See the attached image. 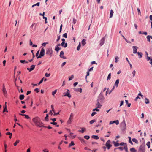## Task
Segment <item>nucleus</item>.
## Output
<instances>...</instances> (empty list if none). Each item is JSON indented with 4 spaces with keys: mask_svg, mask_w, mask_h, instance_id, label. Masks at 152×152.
Segmentation results:
<instances>
[{
    "mask_svg": "<svg viewBox=\"0 0 152 152\" xmlns=\"http://www.w3.org/2000/svg\"><path fill=\"white\" fill-rule=\"evenodd\" d=\"M123 148H124V150H125V151H128V150H127V145H126V144H125L124 145Z\"/></svg>",
    "mask_w": 152,
    "mask_h": 152,
    "instance_id": "f704fd0d",
    "label": "nucleus"
},
{
    "mask_svg": "<svg viewBox=\"0 0 152 152\" xmlns=\"http://www.w3.org/2000/svg\"><path fill=\"white\" fill-rule=\"evenodd\" d=\"M113 123H115L116 125H118L119 123V121L118 120L113 121Z\"/></svg>",
    "mask_w": 152,
    "mask_h": 152,
    "instance_id": "ea45409f",
    "label": "nucleus"
},
{
    "mask_svg": "<svg viewBox=\"0 0 152 152\" xmlns=\"http://www.w3.org/2000/svg\"><path fill=\"white\" fill-rule=\"evenodd\" d=\"M61 48H60L58 46H56L55 50L56 51L58 52L59 50H61Z\"/></svg>",
    "mask_w": 152,
    "mask_h": 152,
    "instance_id": "aec40b11",
    "label": "nucleus"
},
{
    "mask_svg": "<svg viewBox=\"0 0 152 152\" xmlns=\"http://www.w3.org/2000/svg\"><path fill=\"white\" fill-rule=\"evenodd\" d=\"M76 21H77L76 20V19H75V18H74L73 19V22H72V23H73V24H75L76 23Z\"/></svg>",
    "mask_w": 152,
    "mask_h": 152,
    "instance_id": "de8ad7c7",
    "label": "nucleus"
},
{
    "mask_svg": "<svg viewBox=\"0 0 152 152\" xmlns=\"http://www.w3.org/2000/svg\"><path fill=\"white\" fill-rule=\"evenodd\" d=\"M114 13L113 11V10H111L110 11V18H111L113 17Z\"/></svg>",
    "mask_w": 152,
    "mask_h": 152,
    "instance_id": "412c9836",
    "label": "nucleus"
},
{
    "mask_svg": "<svg viewBox=\"0 0 152 152\" xmlns=\"http://www.w3.org/2000/svg\"><path fill=\"white\" fill-rule=\"evenodd\" d=\"M78 138L80 140V141H81V142L82 143H85V140H84V139H83V138H81L80 137H78Z\"/></svg>",
    "mask_w": 152,
    "mask_h": 152,
    "instance_id": "5701e85b",
    "label": "nucleus"
},
{
    "mask_svg": "<svg viewBox=\"0 0 152 152\" xmlns=\"http://www.w3.org/2000/svg\"><path fill=\"white\" fill-rule=\"evenodd\" d=\"M44 79V78H43L40 81V82L38 83V85H40V84H41L43 81Z\"/></svg>",
    "mask_w": 152,
    "mask_h": 152,
    "instance_id": "09e8293b",
    "label": "nucleus"
},
{
    "mask_svg": "<svg viewBox=\"0 0 152 152\" xmlns=\"http://www.w3.org/2000/svg\"><path fill=\"white\" fill-rule=\"evenodd\" d=\"M24 95H20L19 96V99L21 100H23L24 98Z\"/></svg>",
    "mask_w": 152,
    "mask_h": 152,
    "instance_id": "b1692460",
    "label": "nucleus"
},
{
    "mask_svg": "<svg viewBox=\"0 0 152 152\" xmlns=\"http://www.w3.org/2000/svg\"><path fill=\"white\" fill-rule=\"evenodd\" d=\"M39 4H40V3L39 2H37L36 4L33 5L32 6V7H34L35 6H39Z\"/></svg>",
    "mask_w": 152,
    "mask_h": 152,
    "instance_id": "c9c22d12",
    "label": "nucleus"
},
{
    "mask_svg": "<svg viewBox=\"0 0 152 152\" xmlns=\"http://www.w3.org/2000/svg\"><path fill=\"white\" fill-rule=\"evenodd\" d=\"M137 10L138 11V14L140 15H141V12L140 11V10L139 8L137 9Z\"/></svg>",
    "mask_w": 152,
    "mask_h": 152,
    "instance_id": "4d7b16f0",
    "label": "nucleus"
},
{
    "mask_svg": "<svg viewBox=\"0 0 152 152\" xmlns=\"http://www.w3.org/2000/svg\"><path fill=\"white\" fill-rule=\"evenodd\" d=\"M45 54V50L43 48H42L41 50L39 56L37 57V58H39L42 57L44 56Z\"/></svg>",
    "mask_w": 152,
    "mask_h": 152,
    "instance_id": "f03ea898",
    "label": "nucleus"
},
{
    "mask_svg": "<svg viewBox=\"0 0 152 152\" xmlns=\"http://www.w3.org/2000/svg\"><path fill=\"white\" fill-rule=\"evenodd\" d=\"M93 111H99V110L97 108H95L93 109Z\"/></svg>",
    "mask_w": 152,
    "mask_h": 152,
    "instance_id": "338daca9",
    "label": "nucleus"
},
{
    "mask_svg": "<svg viewBox=\"0 0 152 152\" xmlns=\"http://www.w3.org/2000/svg\"><path fill=\"white\" fill-rule=\"evenodd\" d=\"M70 91L69 90L67 89V92L66 93H65L64 96H67L69 98H70L71 97V96L70 94Z\"/></svg>",
    "mask_w": 152,
    "mask_h": 152,
    "instance_id": "6e6552de",
    "label": "nucleus"
},
{
    "mask_svg": "<svg viewBox=\"0 0 152 152\" xmlns=\"http://www.w3.org/2000/svg\"><path fill=\"white\" fill-rule=\"evenodd\" d=\"M110 140H107L105 144V145L108 149H109L112 146V145L110 144Z\"/></svg>",
    "mask_w": 152,
    "mask_h": 152,
    "instance_id": "7ed1b4c3",
    "label": "nucleus"
},
{
    "mask_svg": "<svg viewBox=\"0 0 152 152\" xmlns=\"http://www.w3.org/2000/svg\"><path fill=\"white\" fill-rule=\"evenodd\" d=\"M132 73L133 75V77H134L135 76V73H136L135 71V70H134V71H132Z\"/></svg>",
    "mask_w": 152,
    "mask_h": 152,
    "instance_id": "6e6d98bb",
    "label": "nucleus"
},
{
    "mask_svg": "<svg viewBox=\"0 0 152 152\" xmlns=\"http://www.w3.org/2000/svg\"><path fill=\"white\" fill-rule=\"evenodd\" d=\"M126 144L124 143L123 142H121L120 144L119 145H121V146H124V145H125Z\"/></svg>",
    "mask_w": 152,
    "mask_h": 152,
    "instance_id": "0e129e2a",
    "label": "nucleus"
},
{
    "mask_svg": "<svg viewBox=\"0 0 152 152\" xmlns=\"http://www.w3.org/2000/svg\"><path fill=\"white\" fill-rule=\"evenodd\" d=\"M130 151L131 152H136V150L134 148H132L130 149Z\"/></svg>",
    "mask_w": 152,
    "mask_h": 152,
    "instance_id": "473e14b6",
    "label": "nucleus"
},
{
    "mask_svg": "<svg viewBox=\"0 0 152 152\" xmlns=\"http://www.w3.org/2000/svg\"><path fill=\"white\" fill-rule=\"evenodd\" d=\"M138 48V47L136 46H133L132 47L133 53L134 54H136L137 53V48Z\"/></svg>",
    "mask_w": 152,
    "mask_h": 152,
    "instance_id": "1a4fd4ad",
    "label": "nucleus"
},
{
    "mask_svg": "<svg viewBox=\"0 0 152 152\" xmlns=\"http://www.w3.org/2000/svg\"><path fill=\"white\" fill-rule=\"evenodd\" d=\"M20 142V140H17L14 143V145L15 146H16L17 145L18 143H19Z\"/></svg>",
    "mask_w": 152,
    "mask_h": 152,
    "instance_id": "c756f323",
    "label": "nucleus"
},
{
    "mask_svg": "<svg viewBox=\"0 0 152 152\" xmlns=\"http://www.w3.org/2000/svg\"><path fill=\"white\" fill-rule=\"evenodd\" d=\"M34 91L37 93H38L39 91V90L38 88H36L34 89Z\"/></svg>",
    "mask_w": 152,
    "mask_h": 152,
    "instance_id": "69168bd1",
    "label": "nucleus"
},
{
    "mask_svg": "<svg viewBox=\"0 0 152 152\" xmlns=\"http://www.w3.org/2000/svg\"><path fill=\"white\" fill-rule=\"evenodd\" d=\"M84 138L87 140H88L90 138L89 136L87 135H86L84 136Z\"/></svg>",
    "mask_w": 152,
    "mask_h": 152,
    "instance_id": "37998d69",
    "label": "nucleus"
},
{
    "mask_svg": "<svg viewBox=\"0 0 152 152\" xmlns=\"http://www.w3.org/2000/svg\"><path fill=\"white\" fill-rule=\"evenodd\" d=\"M64 52L62 51H61L60 53V57L64 59H66V57L64 56Z\"/></svg>",
    "mask_w": 152,
    "mask_h": 152,
    "instance_id": "9d476101",
    "label": "nucleus"
},
{
    "mask_svg": "<svg viewBox=\"0 0 152 152\" xmlns=\"http://www.w3.org/2000/svg\"><path fill=\"white\" fill-rule=\"evenodd\" d=\"M4 149H5V152H7V150H6V148H7V145L6 143H4Z\"/></svg>",
    "mask_w": 152,
    "mask_h": 152,
    "instance_id": "a18cd8bd",
    "label": "nucleus"
},
{
    "mask_svg": "<svg viewBox=\"0 0 152 152\" xmlns=\"http://www.w3.org/2000/svg\"><path fill=\"white\" fill-rule=\"evenodd\" d=\"M40 120V118L38 117H36L33 118L32 119L33 121L35 123V124H37L38 121Z\"/></svg>",
    "mask_w": 152,
    "mask_h": 152,
    "instance_id": "20e7f679",
    "label": "nucleus"
},
{
    "mask_svg": "<svg viewBox=\"0 0 152 152\" xmlns=\"http://www.w3.org/2000/svg\"><path fill=\"white\" fill-rule=\"evenodd\" d=\"M111 73H110L108 75V76L107 78V80H110L111 78Z\"/></svg>",
    "mask_w": 152,
    "mask_h": 152,
    "instance_id": "e433bc0d",
    "label": "nucleus"
},
{
    "mask_svg": "<svg viewBox=\"0 0 152 152\" xmlns=\"http://www.w3.org/2000/svg\"><path fill=\"white\" fill-rule=\"evenodd\" d=\"M53 51L52 48H47L46 50V54L51 57L52 56Z\"/></svg>",
    "mask_w": 152,
    "mask_h": 152,
    "instance_id": "f257e3e1",
    "label": "nucleus"
},
{
    "mask_svg": "<svg viewBox=\"0 0 152 152\" xmlns=\"http://www.w3.org/2000/svg\"><path fill=\"white\" fill-rule=\"evenodd\" d=\"M119 79H117L115 83L114 86H116V87L118 86V84L119 83Z\"/></svg>",
    "mask_w": 152,
    "mask_h": 152,
    "instance_id": "2eb2a0df",
    "label": "nucleus"
},
{
    "mask_svg": "<svg viewBox=\"0 0 152 152\" xmlns=\"http://www.w3.org/2000/svg\"><path fill=\"white\" fill-rule=\"evenodd\" d=\"M150 142L149 141L148 142L146 143V145L148 146V148H149L150 147Z\"/></svg>",
    "mask_w": 152,
    "mask_h": 152,
    "instance_id": "8fccbe9b",
    "label": "nucleus"
},
{
    "mask_svg": "<svg viewBox=\"0 0 152 152\" xmlns=\"http://www.w3.org/2000/svg\"><path fill=\"white\" fill-rule=\"evenodd\" d=\"M137 54L139 56V58H141L142 57V53L141 52H137Z\"/></svg>",
    "mask_w": 152,
    "mask_h": 152,
    "instance_id": "393cba45",
    "label": "nucleus"
},
{
    "mask_svg": "<svg viewBox=\"0 0 152 152\" xmlns=\"http://www.w3.org/2000/svg\"><path fill=\"white\" fill-rule=\"evenodd\" d=\"M145 102L147 104H149V99L147 98H145Z\"/></svg>",
    "mask_w": 152,
    "mask_h": 152,
    "instance_id": "c85d7f7f",
    "label": "nucleus"
},
{
    "mask_svg": "<svg viewBox=\"0 0 152 152\" xmlns=\"http://www.w3.org/2000/svg\"><path fill=\"white\" fill-rule=\"evenodd\" d=\"M2 91L4 96L6 97L7 95V91L6 88H2Z\"/></svg>",
    "mask_w": 152,
    "mask_h": 152,
    "instance_id": "9b49d317",
    "label": "nucleus"
},
{
    "mask_svg": "<svg viewBox=\"0 0 152 152\" xmlns=\"http://www.w3.org/2000/svg\"><path fill=\"white\" fill-rule=\"evenodd\" d=\"M91 137L92 138L96 140H98L99 139V137L97 135H92Z\"/></svg>",
    "mask_w": 152,
    "mask_h": 152,
    "instance_id": "6ab92c4d",
    "label": "nucleus"
},
{
    "mask_svg": "<svg viewBox=\"0 0 152 152\" xmlns=\"http://www.w3.org/2000/svg\"><path fill=\"white\" fill-rule=\"evenodd\" d=\"M147 39V40L149 42H150V37H149V35L147 36L146 37Z\"/></svg>",
    "mask_w": 152,
    "mask_h": 152,
    "instance_id": "052dcab7",
    "label": "nucleus"
},
{
    "mask_svg": "<svg viewBox=\"0 0 152 152\" xmlns=\"http://www.w3.org/2000/svg\"><path fill=\"white\" fill-rule=\"evenodd\" d=\"M31 91H27V92L26 95H29V94H30L31 93Z\"/></svg>",
    "mask_w": 152,
    "mask_h": 152,
    "instance_id": "774afa93",
    "label": "nucleus"
},
{
    "mask_svg": "<svg viewBox=\"0 0 152 152\" xmlns=\"http://www.w3.org/2000/svg\"><path fill=\"white\" fill-rule=\"evenodd\" d=\"M45 76L46 77H49L50 75V73L48 74L47 73H46L45 74Z\"/></svg>",
    "mask_w": 152,
    "mask_h": 152,
    "instance_id": "c03bdc74",
    "label": "nucleus"
},
{
    "mask_svg": "<svg viewBox=\"0 0 152 152\" xmlns=\"http://www.w3.org/2000/svg\"><path fill=\"white\" fill-rule=\"evenodd\" d=\"M19 115L21 116H25V118L27 119H29V118H30V117L27 115H25V114H21L20 113Z\"/></svg>",
    "mask_w": 152,
    "mask_h": 152,
    "instance_id": "dca6fc26",
    "label": "nucleus"
},
{
    "mask_svg": "<svg viewBox=\"0 0 152 152\" xmlns=\"http://www.w3.org/2000/svg\"><path fill=\"white\" fill-rule=\"evenodd\" d=\"M8 112V111L7 110V108H6V107H4V110H3V112Z\"/></svg>",
    "mask_w": 152,
    "mask_h": 152,
    "instance_id": "864d4df0",
    "label": "nucleus"
},
{
    "mask_svg": "<svg viewBox=\"0 0 152 152\" xmlns=\"http://www.w3.org/2000/svg\"><path fill=\"white\" fill-rule=\"evenodd\" d=\"M69 81L71 80L74 78L73 75H72L70 77H69Z\"/></svg>",
    "mask_w": 152,
    "mask_h": 152,
    "instance_id": "3c124183",
    "label": "nucleus"
},
{
    "mask_svg": "<svg viewBox=\"0 0 152 152\" xmlns=\"http://www.w3.org/2000/svg\"><path fill=\"white\" fill-rule=\"evenodd\" d=\"M63 37L65 38H66L67 37V34L66 33H64L63 34Z\"/></svg>",
    "mask_w": 152,
    "mask_h": 152,
    "instance_id": "13d9d810",
    "label": "nucleus"
},
{
    "mask_svg": "<svg viewBox=\"0 0 152 152\" xmlns=\"http://www.w3.org/2000/svg\"><path fill=\"white\" fill-rule=\"evenodd\" d=\"M119 58L118 56H116V57L115 58V62L117 63V62H118V61H119Z\"/></svg>",
    "mask_w": 152,
    "mask_h": 152,
    "instance_id": "72a5a7b5",
    "label": "nucleus"
},
{
    "mask_svg": "<svg viewBox=\"0 0 152 152\" xmlns=\"http://www.w3.org/2000/svg\"><path fill=\"white\" fill-rule=\"evenodd\" d=\"M20 62L22 63H28V61H25V60H20Z\"/></svg>",
    "mask_w": 152,
    "mask_h": 152,
    "instance_id": "58836bf2",
    "label": "nucleus"
},
{
    "mask_svg": "<svg viewBox=\"0 0 152 152\" xmlns=\"http://www.w3.org/2000/svg\"><path fill=\"white\" fill-rule=\"evenodd\" d=\"M86 39H83L82 41V45L84 46L86 44Z\"/></svg>",
    "mask_w": 152,
    "mask_h": 152,
    "instance_id": "4be33fe9",
    "label": "nucleus"
},
{
    "mask_svg": "<svg viewBox=\"0 0 152 152\" xmlns=\"http://www.w3.org/2000/svg\"><path fill=\"white\" fill-rule=\"evenodd\" d=\"M72 119L73 118L69 117V119L68 120V121L67 122V124H70L72 122Z\"/></svg>",
    "mask_w": 152,
    "mask_h": 152,
    "instance_id": "a211bd4d",
    "label": "nucleus"
},
{
    "mask_svg": "<svg viewBox=\"0 0 152 152\" xmlns=\"http://www.w3.org/2000/svg\"><path fill=\"white\" fill-rule=\"evenodd\" d=\"M81 130H79L80 132H81L82 133H84V132L86 130V129L85 128H81Z\"/></svg>",
    "mask_w": 152,
    "mask_h": 152,
    "instance_id": "2f4dec72",
    "label": "nucleus"
},
{
    "mask_svg": "<svg viewBox=\"0 0 152 152\" xmlns=\"http://www.w3.org/2000/svg\"><path fill=\"white\" fill-rule=\"evenodd\" d=\"M96 114V112H94L92 113V114H91V115L92 116H93Z\"/></svg>",
    "mask_w": 152,
    "mask_h": 152,
    "instance_id": "bf43d9fd",
    "label": "nucleus"
},
{
    "mask_svg": "<svg viewBox=\"0 0 152 152\" xmlns=\"http://www.w3.org/2000/svg\"><path fill=\"white\" fill-rule=\"evenodd\" d=\"M35 65H32L31 66V68H27V69L29 70V72H30L31 71L33 70L35 67Z\"/></svg>",
    "mask_w": 152,
    "mask_h": 152,
    "instance_id": "f8f14e48",
    "label": "nucleus"
},
{
    "mask_svg": "<svg viewBox=\"0 0 152 152\" xmlns=\"http://www.w3.org/2000/svg\"><path fill=\"white\" fill-rule=\"evenodd\" d=\"M61 45L62 46L65 48L67 46V44L66 43H65L64 42H62L61 44Z\"/></svg>",
    "mask_w": 152,
    "mask_h": 152,
    "instance_id": "4468645a",
    "label": "nucleus"
},
{
    "mask_svg": "<svg viewBox=\"0 0 152 152\" xmlns=\"http://www.w3.org/2000/svg\"><path fill=\"white\" fill-rule=\"evenodd\" d=\"M97 103L96 104L97 107L99 108H100L102 106V105H101L99 103L98 100H97Z\"/></svg>",
    "mask_w": 152,
    "mask_h": 152,
    "instance_id": "ddd939ff",
    "label": "nucleus"
},
{
    "mask_svg": "<svg viewBox=\"0 0 152 152\" xmlns=\"http://www.w3.org/2000/svg\"><path fill=\"white\" fill-rule=\"evenodd\" d=\"M113 143L115 147H118L119 145V143L117 142H116L115 141H113Z\"/></svg>",
    "mask_w": 152,
    "mask_h": 152,
    "instance_id": "f3484780",
    "label": "nucleus"
},
{
    "mask_svg": "<svg viewBox=\"0 0 152 152\" xmlns=\"http://www.w3.org/2000/svg\"><path fill=\"white\" fill-rule=\"evenodd\" d=\"M128 138H129V142L132 145L133 144V143L131 141V138L130 137H128Z\"/></svg>",
    "mask_w": 152,
    "mask_h": 152,
    "instance_id": "7c9ffc66",
    "label": "nucleus"
},
{
    "mask_svg": "<svg viewBox=\"0 0 152 152\" xmlns=\"http://www.w3.org/2000/svg\"><path fill=\"white\" fill-rule=\"evenodd\" d=\"M144 149V145H141L139 148V150H140L142 151Z\"/></svg>",
    "mask_w": 152,
    "mask_h": 152,
    "instance_id": "a878e982",
    "label": "nucleus"
},
{
    "mask_svg": "<svg viewBox=\"0 0 152 152\" xmlns=\"http://www.w3.org/2000/svg\"><path fill=\"white\" fill-rule=\"evenodd\" d=\"M57 39L56 40V41L57 42H58L59 41V40L60 39V35H59L58 34L57 35Z\"/></svg>",
    "mask_w": 152,
    "mask_h": 152,
    "instance_id": "603ef678",
    "label": "nucleus"
},
{
    "mask_svg": "<svg viewBox=\"0 0 152 152\" xmlns=\"http://www.w3.org/2000/svg\"><path fill=\"white\" fill-rule=\"evenodd\" d=\"M121 126L123 130H125L126 129V126L124 119L123 121L121 123Z\"/></svg>",
    "mask_w": 152,
    "mask_h": 152,
    "instance_id": "423d86ee",
    "label": "nucleus"
},
{
    "mask_svg": "<svg viewBox=\"0 0 152 152\" xmlns=\"http://www.w3.org/2000/svg\"><path fill=\"white\" fill-rule=\"evenodd\" d=\"M75 145V144H74V142L73 141H72L69 144V147L72 146H73Z\"/></svg>",
    "mask_w": 152,
    "mask_h": 152,
    "instance_id": "4c0bfd02",
    "label": "nucleus"
},
{
    "mask_svg": "<svg viewBox=\"0 0 152 152\" xmlns=\"http://www.w3.org/2000/svg\"><path fill=\"white\" fill-rule=\"evenodd\" d=\"M132 140L133 142H135L136 144H138V141L135 138H133L132 139Z\"/></svg>",
    "mask_w": 152,
    "mask_h": 152,
    "instance_id": "bb28decb",
    "label": "nucleus"
},
{
    "mask_svg": "<svg viewBox=\"0 0 152 152\" xmlns=\"http://www.w3.org/2000/svg\"><path fill=\"white\" fill-rule=\"evenodd\" d=\"M35 125L36 126L39 127H44L43 124L41 121L40 120L37 122V123Z\"/></svg>",
    "mask_w": 152,
    "mask_h": 152,
    "instance_id": "39448f33",
    "label": "nucleus"
},
{
    "mask_svg": "<svg viewBox=\"0 0 152 152\" xmlns=\"http://www.w3.org/2000/svg\"><path fill=\"white\" fill-rule=\"evenodd\" d=\"M46 116L45 117V119L46 121H48V114H47L46 115Z\"/></svg>",
    "mask_w": 152,
    "mask_h": 152,
    "instance_id": "5fc2aeb1",
    "label": "nucleus"
},
{
    "mask_svg": "<svg viewBox=\"0 0 152 152\" xmlns=\"http://www.w3.org/2000/svg\"><path fill=\"white\" fill-rule=\"evenodd\" d=\"M105 40V38L104 37H103L100 41V45L102 46L104 44V42Z\"/></svg>",
    "mask_w": 152,
    "mask_h": 152,
    "instance_id": "0eeeda50",
    "label": "nucleus"
},
{
    "mask_svg": "<svg viewBox=\"0 0 152 152\" xmlns=\"http://www.w3.org/2000/svg\"><path fill=\"white\" fill-rule=\"evenodd\" d=\"M74 90L75 91H79L80 93H81L82 92V88H78V89H74Z\"/></svg>",
    "mask_w": 152,
    "mask_h": 152,
    "instance_id": "cd10ccee",
    "label": "nucleus"
},
{
    "mask_svg": "<svg viewBox=\"0 0 152 152\" xmlns=\"http://www.w3.org/2000/svg\"><path fill=\"white\" fill-rule=\"evenodd\" d=\"M57 91V89H56L54 91L52 92V95L53 96H54L55 94H56V93Z\"/></svg>",
    "mask_w": 152,
    "mask_h": 152,
    "instance_id": "49530a36",
    "label": "nucleus"
},
{
    "mask_svg": "<svg viewBox=\"0 0 152 152\" xmlns=\"http://www.w3.org/2000/svg\"><path fill=\"white\" fill-rule=\"evenodd\" d=\"M81 46V45L80 44V42L79 44L78 45L77 47V50L78 51H79L80 50Z\"/></svg>",
    "mask_w": 152,
    "mask_h": 152,
    "instance_id": "a19ab883",
    "label": "nucleus"
},
{
    "mask_svg": "<svg viewBox=\"0 0 152 152\" xmlns=\"http://www.w3.org/2000/svg\"><path fill=\"white\" fill-rule=\"evenodd\" d=\"M50 124H53L54 125H56L57 124V123L56 122H55L54 121H53V122H50Z\"/></svg>",
    "mask_w": 152,
    "mask_h": 152,
    "instance_id": "e2e57ef3",
    "label": "nucleus"
},
{
    "mask_svg": "<svg viewBox=\"0 0 152 152\" xmlns=\"http://www.w3.org/2000/svg\"><path fill=\"white\" fill-rule=\"evenodd\" d=\"M116 149H119L121 150L122 151L124 149V148L123 147H119L117 148Z\"/></svg>",
    "mask_w": 152,
    "mask_h": 152,
    "instance_id": "680f3d73",
    "label": "nucleus"
},
{
    "mask_svg": "<svg viewBox=\"0 0 152 152\" xmlns=\"http://www.w3.org/2000/svg\"><path fill=\"white\" fill-rule=\"evenodd\" d=\"M96 121V120H95L94 119L90 121L89 122V123L91 124H92L93 123H94V122H95Z\"/></svg>",
    "mask_w": 152,
    "mask_h": 152,
    "instance_id": "79ce46f5",
    "label": "nucleus"
}]
</instances>
